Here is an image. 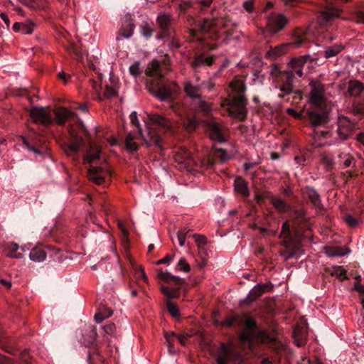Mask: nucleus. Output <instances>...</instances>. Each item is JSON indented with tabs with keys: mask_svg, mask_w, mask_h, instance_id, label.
Segmentation results:
<instances>
[{
	"mask_svg": "<svg viewBox=\"0 0 364 364\" xmlns=\"http://www.w3.org/2000/svg\"><path fill=\"white\" fill-rule=\"evenodd\" d=\"M271 203L280 213L287 212L289 210V205L280 198L272 197L271 198Z\"/></svg>",
	"mask_w": 364,
	"mask_h": 364,
	"instance_id": "obj_38",
	"label": "nucleus"
},
{
	"mask_svg": "<svg viewBox=\"0 0 364 364\" xmlns=\"http://www.w3.org/2000/svg\"><path fill=\"white\" fill-rule=\"evenodd\" d=\"M134 29V25L132 20H126L119 28L116 40L117 41H122L124 38H129L132 36Z\"/></svg>",
	"mask_w": 364,
	"mask_h": 364,
	"instance_id": "obj_21",
	"label": "nucleus"
},
{
	"mask_svg": "<svg viewBox=\"0 0 364 364\" xmlns=\"http://www.w3.org/2000/svg\"><path fill=\"white\" fill-rule=\"evenodd\" d=\"M271 289L270 284H258L250 290L246 300H249V302L253 301Z\"/></svg>",
	"mask_w": 364,
	"mask_h": 364,
	"instance_id": "obj_22",
	"label": "nucleus"
},
{
	"mask_svg": "<svg viewBox=\"0 0 364 364\" xmlns=\"http://www.w3.org/2000/svg\"><path fill=\"white\" fill-rule=\"evenodd\" d=\"M306 41V38L304 33H296L293 36V40L290 43L291 46L299 47Z\"/></svg>",
	"mask_w": 364,
	"mask_h": 364,
	"instance_id": "obj_47",
	"label": "nucleus"
},
{
	"mask_svg": "<svg viewBox=\"0 0 364 364\" xmlns=\"http://www.w3.org/2000/svg\"><path fill=\"white\" fill-rule=\"evenodd\" d=\"M207 132H208L211 139L224 142L226 141V131L219 124L215 122H210L207 124Z\"/></svg>",
	"mask_w": 364,
	"mask_h": 364,
	"instance_id": "obj_16",
	"label": "nucleus"
},
{
	"mask_svg": "<svg viewBox=\"0 0 364 364\" xmlns=\"http://www.w3.org/2000/svg\"><path fill=\"white\" fill-rule=\"evenodd\" d=\"M240 315H237V316H234L232 318H227L225 321V323L227 326H230L233 325L235 323H239L240 322Z\"/></svg>",
	"mask_w": 364,
	"mask_h": 364,
	"instance_id": "obj_60",
	"label": "nucleus"
},
{
	"mask_svg": "<svg viewBox=\"0 0 364 364\" xmlns=\"http://www.w3.org/2000/svg\"><path fill=\"white\" fill-rule=\"evenodd\" d=\"M157 278L166 285H162L160 288L161 293L168 299L178 298L181 295V289L184 284V279L171 274L168 271L160 270L157 273Z\"/></svg>",
	"mask_w": 364,
	"mask_h": 364,
	"instance_id": "obj_4",
	"label": "nucleus"
},
{
	"mask_svg": "<svg viewBox=\"0 0 364 364\" xmlns=\"http://www.w3.org/2000/svg\"><path fill=\"white\" fill-rule=\"evenodd\" d=\"M176 269L183 272H189L191 267L185 259L181 258L176 264Z\"/></svg>",
	"mask_w": 364,
	"mask_h": 364,
	"instance_id": "obj_49",
	"label": "nucleus"
},
{
	"mask_svg": "<svg viewBox=\"0 0 364 364\" xmlns=\"http://www.w3.org/2000/svg\"><path fill=\"white\" fill-rule=\"evenodd\" d=\"M196 161L197 164H193V165L205 169L212 168L215 164V159H213L210 151L205 154L203 157L198 156L197 159H196Z\"/></svg>",
	"mask_w": 364,
	"mask_h": 364,
	"instance_id": "obj_28",
	"label": "nucleus"
},
{
	"mask_svg": "<svg viewBox=\"0 0 364 364\" xmlns=\"http://www.w3.org/2000/svg\"><path fill=\"white\" fill-rule=\"evenodd\" d=\"M234 186L235 191L242 197H247L250 191L246 181L241 177H237L235 179Z\"/></svg>",
	"mask_w": 364,
	"mask_h": 364,
	"instance_id": "obj_32",
	"label": "nucleus"
},
{
	"mask_svg": "<svg viewBox=\"0 0 364 364\" xmlns=\"http://www.w3.org/2000/svg\"><path fill=\"white\" fill-rule=\"evenodd\" d=\"M244 9L249 13H251L254 10V4L252 1H247L243 3Z\"/></svg>",
	"mask_w": 364,
	"mask_h": 364,
	"instance_id": "obj_63",
	"label": "nucleus"
},
{
	"mask_svg": "<svg viewBox=\"0 0 364 364\" xmlns=\"http://www.w3.org/2000/svg\"><path fill=\"white\" fill-rule=\"evenodd\" d=\"M104 331L107 334L113 335L116 331V326L114 323H108L104 326Z\"/></svg>",
	"mask_w": 364,
	"mask_h": 364,
	"instance_id": "obj_59",
	"label": "nucleus"
},
{
	"mask_svg": "<svg viewBox=\"0 0 364 364\" xmlns=\"http://www.w3.org/2000/svg\"><path fill=\"white\" fill-rule=\"evenodd\" d=\"M189 231H190V230H188L187 228H184L178 232L177 237H178V243H179L180 246L183 247L185 245L186 235Z\"/></svg>",
	"mask_w": 364,
	"mask_h": 364,
	"instance_id": "obj_53",
	"label": "nucleus"
},
{
	"mask_svg": "<svg viewBox=\"0 0 364 364\" xmlns=\"http://www.w3.org/2000/svg\"><path fill=\"white\" fill-rule=\"evenodd\" d=\"M354 129V124L346 117H340L338 120V129L336 132L321 131L318 134V137L326 139L322 145H332L338 141H343L348 138Z\"/></svg>",
	"mask_w": 364,
	"mask_h": 364,
	"instance_id": "obj_3",
	"label": "nucleus"
},
{
	"mask_svg": "<svg viewBox=\"0 0 364 364\" xmlns=\"http://www.w3.org/2000/svg\"><path fill=\"white\" fill-rule=\"evenodd\" d=\"M243 323L247 330H253L256 326V323L255 320L249 316H247L245 314H242L240 316V322Z\"/></svg>",
	"mask_w": 364,
	"mask_h": 364,
	"instance_id": "obj_44",
	"label": "nucleus"
},
{
	"mask_svg": "<svg viewBox=\"0 0 364 364\" xmlns=\"http://www.w3.org/2000/svg\"><path fill=\"white\" fill-rule=\"evenodd\" d=\"M331 274L332 276L336 277L338 279H339L341 281L347 279L346 270L344 268H343L342 267H338V266L333 267L331 272Z\"/></svg>",
	"mask_w": 364,
	"mask_h": 364,
	"instance_id": "obj_45",
	"label": "nucleus"
},
{
	"mask_svg": "<svg viewBox=\"0 0 364 364\" xmlns=\"http://www.w3.org/2000/svg\"><path fill=\"white\" fill-rule=\"evenodd\" d=\"M65 48L69 53H73L75 55H79V53H78V50L77 48V45L75 43L69 42L68 43V45L65 46Z\"/></svg>",
	"mask_w": 364,
	"mask_h": 364,
	"instance_id": "obj_56",
	"label": "nucleus"
},
{
	"mask_svg": "<svg viewBox=\"0 0 364 364\" xmlns=\"http://www.w3.org/2000/svg\"><path fill=\"white\" fill-rule=\"evenodd\" d=\"M343 49L344 46L341 44H334L326 47L324 50V57L326 58H333L339 54Z\"/></svg>",
	"mask_w": 364,
	"mask_h": 364,
	"instance_id": "obj_37",
	"label": "nucleus"
},
{
	"mask_svg": "<svg viewBox=\"0 0 364 364\" xmlns=\"http://www.w3.org/2000/svg\"><path fill=\"white\" fill-rule=\"evenodd\" d=\"M196 243L199 249V254L205 253V245L207 244V238L202 235H194Z\"/></svg>",
	"mask_w": 364,
	"mask_h": 364,
	"instance_id": "obj_46",
	"label": "nucleus"
},
{
	"mask_svg": "<svg viewBox=\"0 0 364 364\" xmlns=\"http://www.w3.org/2000/svg\"><path fill=\"white\" fill-rule=\"evenodd\" d=\"M311 91L309 101L314 105H319L324 101V87L318 80H311L309 82Z\"/></svg>",
	"mask_w": 364,
	"mask_h": 364,
	"instance_id": "obj_9",
	"label": "nucleus"
},
{
	"mask_svg": "<svg viewBox=\"0 0 364 364\" xmlns=\"http://www.w3.org/2000/svg\"><path fill=\"white\" fill-rule=\"evenodd\" d=\"M307 115L311 124L314 126H322L328 122L327 112L320 110L316 107L308 110Z\"/></svg>",
	"mask_w": 364,
	"mask_h": 364,
	"instance_id": "obj_14",
	"label": "nucleus"
},
{
	"mask_svg": "<svg viewBox=\"0 0 364 364\" xmlns=\"http://www.w3.org/2000/svg\"><path fill=\"white\" fill-rule=\"evenodd\" d=\"M53 114L55 116V122L58 124H63L68 119L74 116V113L65 107H61L53 110Z\"/></svg>",
	"mask_w": 364,
	"mask_h": 364,
	"instance_id": "obj_25",
	"label": "nucleus"
},
{
	"mask_svg": "<svg viewBox=\"0 0 364 364\" xmlns=\"http://www.w3.org/2000/svg\"><path fill=\"white\" fill-rule=\"evenodd\" d=\"M292 228L298 236H300L301 232H306L309 228V223L304 216L303 210H296L294 212V220Z\"/></svg>",
	"mask_w": 364,
	"mask_h": 364,
	"instance_id": "obj_17",
	"label": "nucleus"
},
{
	"mask_svg": "<svg viewBox=\"0 0 364 364\" xmlns=\"http://www.w3.org/2000/svg\"><path fill=\"white\" fill-rule=\"evenodd\" d=\"M146 75L154 77L147 85L149 92L161 101L171 99L178 93V85L174 82L163 83L159 82L163 77L162 70L159 63L154 60L148 64Z\"/></svg>",
	"mask_w": 364,
	"mask_h": 364,
	"instance_id": "obj_2",
	"label": "nucleus"
},
{
	"mask_svg": "<svg viewBox=\"0 0 364 364\" xmlns=\"http://www.w3.org/2000/svg\"><path fill=\"white\" fill-rule=\"evenodd\" d=\"M198 109L202 112H208L211 109V104L202 99L201 97L198 100Z\"/></svg>",
	"mask_w": 364,
	"mask_h": 364,
	"instance_id": "obj_50",
	"label": "nucleus"
},
{
	"mask_svg": "<svg viewBox=\"0 0 364 364\" xmlns=\"http://www.w3.org/2000/svg\"><path fill=\"white\" fill-rule=\"evenodd\" d=\"M100 153L101 149L98 146L95 144H91L85 159L88 163L92 164L96 160L100 159Z\"/></svg>",
	"mask_w": 364,
	"mask_h": 364,
	"instance_id": "obj_35",
	"label": "nucleus"
},
{
	"mask_svg": "<svg viewBox=\"0 0 364 364\" xmlns=\"http://www.w3.org/2000/svg\"><path fill=\"white\" fill-rule=\"evenodd\" d=\"M50 249V246L36 245L31 249L29 258L35 262H43L47 257V253L45 249Z\"/></svg>",
	"mask_w": 364,
	"mask_h": 364,
	"instance_id": "obj_23",
	"label": "nucleus"
},
{
	"mask_svg": "<svg viewBox=\"0 0 364 364\" xmlns=\"http://www.w3.org/2000/svg\"><path fill=\"white\" fill-rule=\"evenodd\" d=\"M166 304H167V309H168V312L170 313V314L174 318L178 317L180 314H179V311H178L176 305L170 301H168Z\"/></svg>",
	"mask_w": 364,
	"mask_h": 364,
	"instance_id": "obj_51",
	"label": "nucleus"
},
{
	"mask_svg": "<svg viewBox=\"0 0 364 364\" xmlns=\"http://www.w3.org/2000/svg\"><path fill=\"white\" fill-rule=\"evenodd\" d=\"M130 120L133 125L136 126L138 129L140 134H141V129L139 127V122L137 117V113L136 112L134 111L131 113L130 116Z\"/></svg>",
	"mask_w": 364,
	"mask_h": 364,
	"instance_id": "obj_54",
	"label": "nucleus"
},
{
	"mask_svg": "<svg viewBox=\"0 0 364 364\" xmlns=\"http://www.w3.org/2000/svg\"><path fill=\"white\" fill-rule=\"evenodd\" d=\"M294 338L295 344L300 347L304 345L306 341V335H301V338H298V328H295L294 329Z\"/></svg>",
	"mask_w": 364,
	"mask_h": 364,
	"instance_id": "obj_52",
	"label": "nucleus"
},
{
	"mask_svg": "<svg viewBox=\"0 0 364 364\" xmlns=\"http://www.w3.org/2000/svg\"><path fill=\"white\" fill-rule=\"evenodd\" d=\"M320 161L326 169L332 168L334 164L333 158L328 153H322L320 154Z\"/></svg>",
	"mask_w": 364,
	"mask_h": 364,
	"instance_id": "obj_43",
	"label": "nucleus"
},
{
	"mask_svg": "<svg viewBox=\"0 0 364 364\" xmlns=\"http://www.w3.org/2000/svg\"><path fill=\"white\" fill-rule=\"evenodd\" d=\"M129 72L134 76H137L140 73L139 63L135 62L134 64L130 65Z\"/></svg>",
	"mask_w": 364,
	"mask_h": 364,
	"instance_id": "obj_57",
	"label": "nucleus"
},
{
	"mask_svg": "<svg viewBox=\"0 0 364 364\" xmlns=\"http://www.w3.org/2000/svg\"><path fill=\"white\" fill-rule=\"evenodd\" d=\"M141 32L144 37L149 38L152 36L154 29L149 23L144 22L141 25Z\"/></svg>",
	"mask_w": 364,
	"mask_h": 364,
	"instance_id": "obj_48",
	"label": "nucleus"
},
{
	"mask_svg": "<svg viewBox=\"0 0 364 364\" xmlns=\"http://www.w3.org/2000/svg\"><path fill=\"white\" fill-rule=\"evenodd\" d=\"M21 359L25 364H32V358L28 350H24L23 352L21 353Z\"/></svg>",
	"mask_w": 364,
	"mask_h": 364,
	"instance_id": "obj_55",
	"label": "nucleus"
},
{
	"mask_svg": "<svg viewBox=\"0 0 364 364\" xmlns=\"http://www.w3.org/2000/svg\"><path fill=\"white\" fill-rule=\"evenodd\" d=\"M1 248L7 257L11 258H22L23 252L25 251L23 246L20 247L14 242H4L1 245Z\"/></svg>",
	"mask_w": 364,
	"mask_h": 364,
	"instance_id": "obj_15",
	"label": "nucleus"
},
{
	"mask_svg": "<svg viewBox=\"0 0 364 364\" xmlns=\"http://www.w3.org/2000/svg\"><path fill=\"white\" fill-rule=\"evenodd\" d=\"M340 14V9L335 7H328L317 14V22L320 26H327L331 23L334 19L339 18Z\"/></svg>",
	"mask_w": 364,
	"mask_h": 364,
	"instance_id": "obj_11",
	"label": "nucleus"
},
{
	"mask_svg": "<svg viewBox=\"0 0 364 364\" xmlns=\"http://www.w3.org/2000/svg\"><path fill=\"white\" fill-rule=\"evenodd\" d=\"M157 23L159 28L165 33L170 26L171 16L165 14H161L157 17Z\"/></svg>",
	"mask_w": 364,
	"mask_h": 364,
	"instance_id": "obj_40",
	"label": "nucleus"
},
{
	"mask_svg": "<svg viewBox=\"0 0 364 364\" xmlns=\"http://www.w3.org/2000/svg\"><path fill=\"white\" fill-rule=\"evenodd\" d=\"M23 4L36 9H44L47 7L48 3L46 0H18Z\"/></svg>",
	"mask_w": 364,
	"mask_h": 364,
	"instance_id": "obj_41",
	"label": "nucleus"
},
{
	"mask_svg": "<svg viewBox=\"0 0 364 364\" xmlns=\"http://www.w3.org/2000/svg\"><path fill=\"white\" fill-rule=\"evenodd\" d=\"M109 175H110V171L107 163H105L103 166H91L88 171L89 180L97 185L103 183L106 176Z\"/></svg>",
	"mask_w": 364,
	"mask_h": 364,
	"instance_id": "obj_10",
	"label": "nucleus"
},
{
	"mask_svg": "<svg viewBox=\"0 0 364 364\" xmlns=\"http://www.w3.org/2000/svg\"><path fill=\"white\" fill-rule=\"evenodd\" d=\"M242 363L243 358L240 353L224 343L221 344L217 358V364H242Z\"/></svg>",
	"mask_w": 364,
	"mask_h": 364,
	"instance_id": "obj_7",
	"label": "nucleus"
},
{
	"mask_svg": "<svg viewBox=\"0 0 364 364\" xmlns=\"http://www.w3.org/2000/svg\"><path fill=\"white\" fill-rule=\"evenodd\" d=\"M355 18L358 22L364 23V11H358L355 13Z\"/></svg>",
	"mask_w": 364,
	"mask_h": 364,
	"instance_id": "obj_64",
	"label": "nucleus"
},
{
	"mask_svg": "<svg viewBox=\"0 0 364 364\" xmlns=\"http://www.w3.org/2000/svg\"><path fill=\"white\" fill-rule=\"evenodd\" d=\"M36 27L35 23L28 20L24 22H16L13 25V30L15 32H19L22 34H31Z\"/></svg>",
	"mask_w": 364,
	"mask_h": 364,
	"instance_id": "obj_27",
	"label": "nucleus"
},
{
	"mask_svg": "<svg viewBox=\"0 0 364 364\" xmlns=\"http://www.w3.org/2000/svg\"><path fill=\"white\" fill-rule=\"evenodd\" d=\"M247 100L244 95H235L232 99H225L221 107L232 117L243 120L246 116Z\"/></svg>",
	"mask_w": 364,
	"mask_h": 364,
	"instance_id": "obj_5",
	"label": "nucleus"
},
{
	"mask_svg": "<svg viewBox=\"0 0 364 364\" xmlns=\"http://www.w3.org/2000/svg\"><path fill=\"white\" fill-rule=\"evenodd\" d=\"M167 346L169 352H172V345L173 342V338H176L180 343L183 346L186 345V336L181 334H176L173 332H166L164 335Z\"/></svg>",
	"mask_w": 364,
	"mask_h": 364,
	"instance_id": "obj_33",
	"label": "nucleus"
},
{
	"mask_svg": "<svg viewBox=\"0 0 364 364\" xmlns=\"http://www.w3.org/2000/svg\"><path fill=\"white\" fill-rule=\"evenodd\" d=\"M291 47V43H283L272 48L266 53V57L274 60L287 53Z\"/></svg>",
	"mask_w": 364,
	"mask_h": 364,
	"instance_id": "obj_26",
	"label": "nucleus"
},
{
	"mask_svg": "<svg viewBox=\"0 0 364 364\" xmlns=\"http://www.w3.org/2000/svg\"><path fill=\"white\" fill-rule=\"evenodd\" d=\"M173 158L177 163L184 164L186 166H191L193 164H197L196 158L193 157L189 151L185 147H181L176 150Z\"/></svg>",
	"mask_w": 364,
	"mask_h": 364,
	"instance_id": "obj_19",
	"label": "nucleus"
},
{
	"mask_svg": "<svg viewBox=\"0 0 364 364\" xmlns=\"http://www.w3.org/2000/svg\"><path fill=\"white\" fill-rule=\"evenodd\" d=\"M364 90V85L358 80H350L348 83L347 93L350 96L358 97Z\"/></svg>",
	"mask_w": 364,
	"mask_h": 364,
	"instance_id": "obj_31",
	"label": "nucleus"
},
{
	"mask_svg": "<svg viewBox=\"0 0 364 364\" xmlns=\"http://www.w3.org/2000/svg\"><path fill=\"white\" fill-rule=\"evenodd\" d=\"M214 60L215 58L213 56L196 55L191 65L193 68H197L200 65L210 66L213 63Z\"/></svg>",
	"mask_w": 364,
	"mask_h": 364,
	"instance_id": "obj_34",
	"label": "nucleus"
},
{
	"mask_svg": "<svg viewBox=\"0 0 364 364\" xmlns=\"http://www.w3.org/2000/svg\"><path fill=\"white\" fill-rule=\"evenodd\" d=\"M172 260H173V257L167 255L165 257L156 261V264L157 265L162 264H170Z\"/></svg>",
	"mask_w": 364,
	"mask_h": 364,
	"instance_id": "obj_62",
	"label": "nucleus"
},
{
	"mask_svg": "<svg viewBox=\"0 0 364 364\" xmlns=\"http://www.w3.org/2000/svg\"><path fill=\"white\" fill-rule=\"evenodd\" d=\"M30 117L35 123L49 126L55 122L53 110L49 107H33L30 111Z\"/></svg>",
	"mask_w": 364,
	"mask_h": 364,
	"instance_id": "obj_8",
	"label": "nucleus"
},
{
	"mask_svg": "<svg viewBox=\"0 0 364 364\" xmlns=\"http://www.w3.org/2000/svg\"><path fill=\"white\" fill-rule=\"evenodd\" d=\"M309 57L310 56L309 55H304L299 58H293L289 63V66L292 69V73L299 77H301L303 75V66L306 63V59Z\"/></svg>",
	"mask_w": 364,
	"mask_h": 364,
	"instance_id": "obj_24",
	"label": "nucleus"
},
{
	"mask_svg": "<svg viewBox=\"0 0 364 364\" xmlns=\"http://www.w3.org/2000/svg\"><path fill=\"white\" fill-rule=\"evenodd\" d=\"M83 139L78 136L72 134V139L69 143L63 146L65 154L72 158H75L80 151V147L83 145Z\"/></svg>",
	"mask_w": 364,
	"mask_h": 364,
	"instance_id": "obj_13",
	"label": "nucleus"
},
{
	"mask_svg": "<svg viewBox=\"0 0 364 364\" xmlns=\"http://www.w3.org/2000/svg\"><path fill=\"white\" fill-rule=\"evenodd\" d=\"M288 23L287 18L282 14L271 15L267 20V26L270 32L277 33L281 31Z\"/></svg>",
	"mask_w": 364,
	"mask_h": 364,
	"instance_id": "obj_18",
	"label": "nucleus"
},
{
	"mask_svg": "<svg viewBox=\"0 0 364 364\" xmlns=\"http://www.w3.org/2000/svg\"><path fill=\"white\" fill-rule=\"evenodd\" d=\"M240 338L241 341H245V342L250 341L251 338H252L251 330H247V329L244 330L241 333Z\"/></svg>",
	"mask_w": 364,
	"mask_h": 364,
	"instance_id": "obj_58",
	"label": "nucleus"
},
{
	"mask_svg": "<svg viewBox=\"0 0 364 364\" xmlns=\"http://www.w3.org/2000/svg\"><path fill=\"white\" fill-rule=\"evenodd\" d=\"M223 26L224 20L218 18H205L198 23L200 31L214 41L220 38L219 33Z\"/></svg>",
	"mask_w": 364,
	"mask_h": 364,
	"instance_id": "obj_6",
	"label": "nucleus"
},
{
	"mask_svg": "<svg viewBox=\"0 0 364 364\" xmlns=\"http://www.w3.org/2000/svg\"><path fill=\"white\" fill-rule=\"evenodd\" d=\"M280 237L282 239L283 245L289 247L293 243V237L291 235L290 225L288 221H286L282 225Z\"/></svg>",
	"mask_w": 364,
	"mask_h": 364,
	"instance_id": "obj_30",
	"label": "nucleus"
},
{
	"mask_svg": "<svg viewBox=\"0 0 364 364\" xmlns=\"http://www.w3.org/2000/svg\"><path fill=\"white\" fill-rule=\"evenodd\" d=\"M230 87L236 95H244L243 93L245 90V84L242 80L235 78L230 83Z\"/></svg>",
	"mask_w": 364,
	"mask_h": 364,
	"instance_id": "obj_39",
	"label": "nucleus"
},
{
	"mask_svg": "<svg viewBox=\"0 0 364 364\" xmlns=\"http://www.w3.org/2000/svg\"><path fill=\"white\" fill-rule=\"evenodd\" d=\"M90 83L93 90L95 92L96 98L102 100L105 98L112 97L117 94V88L116 84L111 81L110 84H106L103 95L100 93L101 85L97 81L90 80Z\"/></svg>",
	"mask_w": 364,
	"mask_h": 364,
	"instance_id": "obj_12",
	"label": "nucleus"
},
{
	"mask_svg": "<svg viewBox=\"0 0 364 364\" xmlns=\"http://www.w3.org/2000/svg\"><path fill=\"white\" fill-rule=\"evenodd\" d=\"M201 89L202 85L198 81L194 82L191 80H186L184 82V91L187 96L192 99L198 100L201 97Z\"/></svg>",
	"mask_w": 364,
	"mask_h": 364,
	"instance_id": "obj_20",
	"label": "nucleus"
},
{
	"mask_svg": "<svg viewBox=\"0 0 364 364\" xmlns=\"http://www.w3.org/2000/svg\"><path fill=\"white\" fill-rule=\"evenodd\" d=\"M112 311L106 306H102L95 315V320L97 323H102L105 319L112 315Z\"/></svg>",
	"mask_w": 364,
	"mask_h": 364,
	"instance_id": "obj_36",
	"label": "nucleus"
},
{
	"mask_svg": "<svg viewBox=\"0 0 364 364\" xmlns=\"http://www.w3.org/2000/svg\"><path fill=\"white\" fill-rule=\"evenodd\" d=\"M304 195L310 200L314 207L317 209L322 208L320 196L318 194L316 190L311 188H306L304 190Z\"/></svg>",
	"mask_w": 364,
	"mask_h": 364,
	"instance_id": "obj_29",
	"label": "nucleus"
},
{
	"mask_svg": "<svg viewBox=\"0 0 364 364\" xmlns=\"http://www.w3.org/2000/svg\"><path fill=\"white\" fill-rule=\"evenodd\" d=\"M148 134L144 136L142 133L130 132L127 134L125 140L126 149L130 151H135L138 149V140L140 136L144 139L145 143L148 146H156L161 148V137L160 134L151 127L152 125L158 126L159 127L166 130L171 131L173 127V124L168 118L164 115L155 113L148 114L144 120Z\"/></svg>",
	"mask_w": 364,
	"mask_h": 364,
	"instance_id": "obj_1",
	"label": "nucleus"
},
{
	"mask_svg": "<svg viewBox=\"0 0 364 364\" xmlns=\"http://www.w3.org/2000/svg\"><path fill=\"white\" fill-rule=\"evenodd\" d=\"M210 152L215 161L218 159L221 163H224L230 159L225 150L223 149H215L214 151H210Z\"/></svg>",
	"mask_w": 364,
	"mask_h": 364,
	"instance_id": "obj_42",
	"label": "nucleus"
},
{
	"mask_svg": "<svg viewBox=\"0 0 364 364\" xmlns=\"http://www.w3.org/2000/svg\"><path fill=\"white\" fill-rule=\"evenodd\" d=\"M345 221L350 227H354L358 224V220L351 215H347L345 218Z\"/></svg>",
	"mask_w": 364,
	"mask_h": 364,
	"instance_id": "obj_61",
	"label": "nucleus"
}]
</instances>
